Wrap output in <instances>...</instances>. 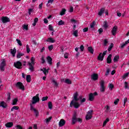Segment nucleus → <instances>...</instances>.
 <instances>
[{"label":"nucleus","instance_id":"1","mask_svg":"<svg viewBox=\"0 0 129 129\" xmlns=\"http://www.w3.org/2000/svg\"><path fill=\"white\" fill-rule=\"evenodd\" d=\"M79 101V98H78V93L76 92L74 94L73 99L70 103V107H75V108H79V106H80V104L78 103Z\"/></svg>","mask_w":129,"mask_h":129},{"label":"nucleus","instance_id":"2","mask_svg":"<svg viewBox=\"0 0 129 129\" xmlns=\"http://www.w3.org/2000/svg\"><path fill=\"white\" fill-rule=\"evenodd\" d=\"M97 95H98V94L96 92H95L94 93H90L89 94L88 98L89 101H93V100H94V97H95V96H97Z\"/></svg>","mask_w":129,"mask_h":129},{"label":"nucleus","instance_id":"3","mask_svg":"<svg viewBox=\"0 0 129 129\" xmlns=\"http://www.w3.org/2000/svg\"><path fill=\"white\" fill-rule=\"evenodd\" d=\"M39 101H40V98H39V94H37L32 98V104H35L37 102H39Z\"/></svg>","mask_w":129,"mask_h":129},{"label":"nucleus","instance_id":"4","mask_svg":"<svg viewBox=\"0 0 129 129\" xmlns=\"http://www.w3.org/2000/svg\"><path fill=\"white\" fill-rule=\"evenodd\" d=\"M100 92L104 93L105 91V86H104V81L101 80L100 83Z\"/></svg>","mask_w":129,"mask_h":129},{"label":"nucleus","instance_id":"5","mask_svg":"<svg viewBox=\"0 0 129 129\" xmlns=\"http://www.w3.org/2000/svg\"><path fill=\"white\" fill-rule=\"evenodd\" d=\"M16 86L17 88L21 89L22 90H25V86L23 85V83L21 82H18L16 84Z\"/></svg>","mask_w":129,"mask_h":129},{"label":"nucleus","instance_id":"6","mask_svg":"<svg viewBox=\"0 0 129 129\" xmlns=\"http://www.w3.org/2000/svg\"><path fill=\"white\" fill-rule=\"evenodd\" d=\"M5 67H6V59H4L0 63V70L1 71H5Z\"/></svg>","mask_w":129,"mask_h":129},{"label":"nucleus","instance_id":"7","mask_svg":"<svg viewBox=\"0 0 129 129\" xmlns=\"http://www.w3.org/2000/svg\"><path fill=\"white\" fill-rule=\"evenodd\" d=\"M14 66L17 69H22V62L21 61H17L14 63Z\"/></svg>","mask_w":129,"mask_h":129},{"label":"nucleus","instance_id":"8","mask_svg":"<svg viewBox=\"0 0 129 129\" xmlns=\"http://www.w3.org/2000/svg\"><path fill=\"white\" fill-rule=\"evenodd\" d=\"M28 64V66H29V70L31 71V72H34L35 71V69L34 68V65H35V64L31 63V62H29Z\"/></svg>","mask_w":129,"mask_h":129},{"label":"nucleus","instance_id":"9","mask_svg":"<svg viewBox=\"0 0 129 129\" xmlns=\"http://www.w3.org/2000/svg\"><path fill=\"white\" fill-rule=\"evenodd\" d=\"M128 43H129V39H128L125 42H123L122 43H120L119 48L120 49H123V48H124V47H125V46H126V45H127V44H128Z\"/></svg>","mask_w":129,"mask_h":129},{"label":"nucleus","instance_id":"10","mask_svg":"<svg viewBox=\"0 0 129 129\" xmlns=\"http://www.w3.org/2000/svg\"><path fill=\"white\" fill-rule=\"evenodd\" d=\"M76 121H77V117H76V113L74 114L72 120V124H75L76 123Z\"/></svg>","mask_w":129,"mask_h":129},{"label":"nucleus","instance_id":"11","mask_svg":"<svg viewBox=\"0 0 129 129\" xmlns=\"http://www.w3.org/2000/svg\"><path fill=\"white\" fill-rule=\"evenodd\" d=\"M2 21L4 24H6V23L10 22V18H9L8 17H3L2 18Z\"/></svg>","mask_w":129,"mask_h":129},{"label":"nucleus","instance_id":"12","mask_svg":"<svg viewBox=\"0 0 129 129\" xmlns=\"http://www.w3.org/2000/svg\"><path fill=\"white\" fill-rule=\"evenodd\" d=\"M116 32H117V26H114L111 31L113 36H115V35H116Z\"/></svg>","mask_w":129,"mask_h":129},{"label":"nucleus","instance_id":"13","mask_svg":"<svg viewBox=\"0 0 129 129\" xmlns=\"http://www.w3.org/2000/svg\"><path fill=\"white\" fill-rule=\"evenodd\" d=\"M91 79L94 80V81H96L97 79H98V75L97 74H93L92 76H91Z\"/></svg>","mask_w":129,"mask_h":129},{"label":"nucleus","instance_id":"14","mask_svg":"<svg viewBox=\"0 0 129 129\" xmlns=\"http://www.w3.org/2000/svg\"><path fill=\"white\" fill-rule=\"evenodd\" d=\"M66 123V121H65L64 119H61L59 122V126H63V125H65Z\"/></svg>","mask_w":129,"mask_h":129},{"label":"nucleus","instance_id":"15","mask_svg":"<svg viewBox=\"0 0 129 129\" xmlns=\"http://www.w3.org/2000/svg\"><path fill=\"white\" fill-rule=\"evenodd\" d=\"M40 71H42V72H43V73H44V75H45V76H47V75L48 74V73H49L48 70L46 69L45 68L41 69Z\"/></svg>","mask_w":129,"mask_h":129},{"label":"nucleus","instance_id":"16","mask_svg":"<svg viewBox=\"0 0 129 129\" xmlns=\"http://www.w3.org/2000/svg\"><path fill=\"white\" fill-rule=\"evenodd\" d=\"M104 57V56L102 55V53L101 52L98 56V60H99V61H103Z\"/></svg>","mask_w":129,"mask_h":129},{"label":"nucleus","instance_id":"17","mask_svg":"<svg viewBox=\"0 0 129 129\" xmlns=\"http://www.w3.org/2000/svg\"><path fill=\"white\" fill-rule=\"evenodd\" d=\"M46 42H48L49 43H55V40L52 37H49L46 40Z\"/></svg>","mask_w":129,"mask_h":129},{"label":"nucleus","instance_id":"18","mask_svg":"<svg viewBox=\"0 0 129 129\" xmlns=\"http://www.w3.org/2000/svg\"><path fill=\"white\" fill-rule=\"evenodd\" d=\"M11 53L12 54V55L13 57H15L16 56V53H17V49H16V48H14V49H11Z\"/></svg>","mask_w":129,"mask_h":129},{"label":"nucleus","instance_id":"19","mask_svg":"<svg viewBox=\"0 0 129 129\" xmlns=\"http://www.w3.org/2000/svg\"><path fill=\"white\" fill-rule=\"evenodd\" d=\"M6 127H12L13 126V125H14V123H13V122H8L6 124H5Z\"/></svg>","mask_w":129,"mask_h":129},{"label":"nucleus","instance_id":"20","mask_svg":"<svg viewBox=\"0 0 129 129\" xmlns=\"http://www.w3.org/2000/svg\"><path fill=\"white\" fill-rule=\"evenodd\" d=\"M0 106H2L3 108H7L8 105H7V103H5V102H1L0 103Z\"/></svg>","mask_w":129,"mask_h":129},{"label":"nucleus","instance_id":"21","mask_svg":"<svg viewBox=\"0 0 129 129\" xmlns=\"http://www.w3.org/2000/svg\"><path fill=\"white\" fill-rule=\"evenodd\" d=\"M112 55L111 54H109L108 56V57L107 58V63H108V64H109L110 63H111V56Z\"/></svg>","mask_w":129,"mask_h":129},{"label":"nucleus","instance_id":"22","mask_svg":"<svg viewBox=\"0 0 129 129\" xmlns=\"http://www.w3.org/2000/svg\"><path fill=\"white\" fill-rule=\"evenodd\" d=\"M104 11H105V8H101L100 10V11L99 12L98 15L99 16H102L103 13H104Z\"/></svg>","mask_w":129,"mask_h":129},{"label":"nucleus","instance_id":"23","mask_svg":"<svg viewBox=\"0 0 129 129\" xmlns=\"http://www.w3.org/2000/svg\"><path fill=\"white\" fill-rule=\"evenodd\" d=\"M73 33H72L73 36L75 37H78V30H73Z\"/></svg>","mask_w":129,"mask_h":129},{"label":"nucleus","instance_id":"24","mask_svg":"<svg viewBox=\"0 0 129 129\" xmlns=\"http://www.w3.org/2000/svg\"><path fill=\"white\" fill-rule=\"evenodd\" d=\"M118 60H119V55H115L113 59V61L114 63L117 62Z\"/></svg>","mask_w":129,"mask_h":129},{"label":"nucleus","instance_id":"25","mask_svg":"<svg viewBox=\"0 0 129 129\" xmlns=\"http://www.w3.org/2000/svg\"><path fill=\"white\" fill-rule=\"evenodd\" d=\"M47 60L48 63H49L50 65L52 64V58L50 56H47Z\"/></svg>","mask_w":129,"mask_h":129},{"label":"nucleus","instance_id":"26","mask_svg":"<svg viewBox=\"0 0 129 129\" xmlns=\"http://www.w3.org/2000/svg\"><path fill=\"white\" fill-rule=\"evenodd\" d=\"M26 81L27 82H28V83L31 82V75H28L26 76Z\"/></svg>","mask_w":129,"mask_h":129},{"label":"nucleus","instance_id":"27","mask_svg":"<svg viewBox=\"0 0 129 129\" xmlns=\"http://www.w3.org/2000/svg\"><path fill=\"white\" fill-rule=\"evenodd\" d=\"M88 50L91 53V54H93V52H94V50H93V48L92 47H88Z\"/></svg>","mask_w":129,"mask_h":129},{"label":"nucleus","instance_id":"28","mask_svg":"<svg viewBox=\"0 0 129 129\" xmlns=\"http://www.w3.org/2000/svg\"><path fill=\"white\" fill-rule=\"evenodd\" d=\"M20 108L18 106H14L11 109V111H14V110H18Z\"/></svg>","mask_w":129,"mask_h":129},{"label":"nucleus","instance_id":"29","mask_svg":"<svg viewBox=\"0 0 129 129\" xmlns=\"http://www.w3.org/2000/svg\"><path fill=\"white\" fill-rule=\"evenodd\" d=\"M48 106L49 109H52L53 107V104H52V102L51 101L48 102Z\"/></svg>","mask_w":129,"mask_h":129},{"label":"nucleus","instance_id":"30","mask_svg":"<svg viewBox=\"0 0 129 129\" xmlns=\"http://www.w3.org/2000/svg\"><path fill=\"white\" fill-rule=\"evenodd\" d=\"M92 118V115H89L88 114H87L86 116V120H89V119H91Z\"/></svg>","mask_w":129,"mask_h":129},{"label":"nucleus","instance_id":"31","mask_svg":"<svg viewBox=\"0 0 129 129\" xmlns=\"http://www.w3.org/2000/svg\"><path fill=\"white\" fill-rule=\"evenodd\" d=\"M103 27L104 29H107V28H108V24H107V22L106 21L104 22Z\"/></svg>","mask_w":129,"mask_h":129},{"label":"nucleus","instance_id":"32","mask_svg":"<svg viewBox=\"0 0 129 129\" xmlns=\"http://www.w3.org/2000/svg\"><path fill=\"white\" fill-rule=\"evenodd\" d=\"M65 83H67V84H72V82L70 79H67L65 80Z\"/></svg>","mask_w":129,"mask_h":129},{"label":"nucleus","instance_id":"33","mask_svg":"<svg viewBox=\"0 0 129 129\" xmlns=\"http://www.w3.org/2000/svg\"><path fill=\"white\" fill-rule=\"evenodd\" d=\"M17 102H18V98H15L13 101L12 105H17Z\"/></svg>","mask_w":129,"mask_h":129},{"label":"nucleus","instance_id":"34","mask_svg":"<svg viewBox=\"0 0 129 129\" xmlns=\"http://www.w3.org/2000/svg\"><path fill=\"white\" fill-rule=\"evenodd\" d=\"M26 51L27 53H30V52H31V49L30 48V46L28 44L26 45Z\"/></svg>","mask_w":129,"mask_h":129},{"label":"nucleus","instance_id":"35","mask_svg":"<svg viewBox=\"0 0 129 129\" xmlns=\"http://www.w3.org/2000/svg\"><path fill=\"white\" fill-rule=\"evenodd\" d=\"M48 30H49V31H52V32H55L53 27L52 26V25H49L48 26Z\"/></svg>","mask_w":129,"mask_h":129},{"label":"nucleus","instance_id":"36","mask_svg":"<svg viewBox=\"0 0 129 129\" xmlns=\"http://www.w3.org/2000/svg\"><path fill=\"white\" fill-rule=\"evenodd\" d=\"M108 121H109V119L108 118H107L103 122V126H105V125H106V123H107Z\"/></svg>","mask_w":129,"mask_h":129},{"label":"nucleus","instance_id":"37","mask_svg":"<svg viewBox=\"0 0 129 129\" xmlns=\"http://www.w3.org/2000/svg\"><path fill=\"white\" fill-rule=\"evenodd\" d=\"M53 3H54V0H49L46 5L47 7H50V4H53Z\"/></svg>","mask_w":129,"mask_h":129},{"label":"nucleus","instance_id":"38","mask_svg":"<svg viewBox=\"0 0 129 129\" xmlns=\"http://www.w3.org/2000/svg\"><path fill=\"white\" fill-rule=\"evenodd\" d=\"M113 48V43H111L110 44V45L109 46V48H108V51L109 52L111 51V49Z\"/></svg>","mask_w":129,"mask_h":129},{"label":"nucleus","instance_id":"39","mask_svg":"<svg viewBox=\"0 0 129 129\" xmlns=\"http://www.w3.org/2000/svg\"><path fill=\"white\" fill-rule=\"evenodd\" d=\"M24 53H21V52H19L17 55V58H21V57H22V56H24Z\"/></svg>","mask_w":129,"mask_h":129},{"label":"nucleus","instance_id":"40","mask_svg":"<svg viewBox=\"0 0 129 129\" xmlns=\"http://www.w3.org/2000/svg\"><path fill=\"white\" fill-rule=\"evenodd\" d=\"M65 12H66V9H62L60 13V16H63V15H65Z\"/></svg>","mask_w":129,"mask_h":129},{"label":"nucleus","instance_id":"41","mask_svg":"<svg viewBox=\"0 0 129 129\" xmlns=\"http://www.w3.org/2000/svg\"><path fill=\"white\" fill-rule=\"evenodd\" d=\"M114 88V86L112 84H109V88L110 90H112L113 88Z\"/></svg>","mask_w":129,"mask_h":129},{"label":"nucleus","instance_id":"42","mask_svg":"<svg viewBox=\"0 0 129 129\" xmlns=\"http://www.w3.org/2000/svg\"><path fill=\"white\" fill-rule=\"evenodd\" d=\"M16 41H17V43H18V44L19 46H23V44L22 43V42L21 41V40L17 39Z\"/></svg>","mask_w":129,"mask_h":129},{"label":"nucleus","instance_id":"43","mask_svg":"<svg viewBox=\"0 0 129 129\" xmlns=\"http://www.w3.org/2000/svg\"><path fill=\"white\" fill-rule=\"evenodd\" d=\"M52 82L54 84L55 86H58L59 85V84H58V83H57V82L54 79L52 80Z\"/></svg>","mask_w":129,"mask_h":129},{"label":"nucleus","instance_id":"44","mask_svg":"<svg viewBox=\"0 0 129 129\" xmlns=\"http://www.w3.org/2000/svg\"><path fill=\"white\" fill-rule=\"evenodd\" d=\"M95 26V21H93V22L90 24V27L91 29L94 28V26Z\"/></svg>","mask_w":129,"mask_h":129},{"label":"nucleus","instance_id":"45","mask_svg":"<svg viewBox=\"0 0 129 129\" xmlns=\"http://www.w3.org/2000/svg\"><path fill=\"white\" fill-rule=\"evenodd\" d=\"M119 102V99L117 98L114 101V104H115V105H116L117 104V103H118V102Z\"/></svg>","mask_w":129,"mask_h":129},{"label":"nucleus","instance_id":"46","mask_svg":"<svg viewBox=\"0 0 129 129\" xmlns=\"http://www.w3.org/2000/svg\"><path fill=\"white\" fill-rule=\"evenodd\" d=\"M105 108H106V112H107L109 110H110V107H109V106H108V105H107L105 107Z\"/></svg>","mask_w":129,"mask_h":129},{"label":"nucleus","instance_id":"47","mask_svg":"<svg viewBox=\"0 0 129 129\" xmlns=\"http://www.w3.org/2000/svg\"><path fill=\"white\" fill-rule=\"evenodd\" d=\"M65 24V22L64 21L60 20L58 22V26H62V25H64Z\"/></svg>","mask_w":129,"mask_h":129},{"label":"nucleus","instance_id":"48","mask_svg":"<svg viewBox=\"0 0 129 129\" xmlns=\"http://www.w3.org/2000/svg\"><path fill=\"white\" fill-rule=\"evenodd\" d=\"M92 112H93V110H90L87 112V114H89V115H92Z\"/></svg>","mask_w":129,"mask_h":129},{"label":"nucleus","instance_id":"49","mask_svg":"<svg viewBox=\"0 0 129 129\" xmlns=\"http://www.w3.org/2000/svg\"><path fill=\"white\" fill-rule=\"evenodd\" d=\"M53 49H54V46H53V45H51L48 46V50L49 51H52Z\"/></svg>","mask_w":129,"mask_h":129},{"label":"nucleus","instance_id":"50","mask_svg":"<svg viewBox=\"0 0 129 129\" xmlns=\"http://www.w3.org/2000/svg\"><path fill=\"white\" fill-rule=\"evenodd\" d=\"M33 111L34 112V113H35L36 116H38V115H39V112L37 109H35L33 110Z\"/></svg>","mask_w":129,"mask_h":129},{"label":"nucleus","instance_id":"51","mask_svg":"<svg viewBox=\"0 0 129 129\" xmlns=\"http://www.w3.org/2000/svg\"><path fill=\"white\" fill-rule=\"evenodd\" d=\"M23 30H26V31H28V25H24L23 26Z\"/></svg>","mask_w":129,"mask_h":129},{"label":"nucleus","instance_id":"52","mask_svg":"<svg viewBox=\"0 0 129 129\" xmlns=\"http://www.w3.org/2000/svg\"><path fill=\"white\" fill-rule=\"evenodd\" d=\"M33 9H28V14L29 15V16H31V14H32V13H33Z\"/></svg>","mask_w":129,"mask_h":129},{"label":"nucleus","instance_id":"53","mask_svg":"<svg viewBox=\"0 0 129 129\" xmlns=\"http://www.w3.org/2000/svg\"><path fill=\"white\" fill-rule=\"evenodd\" d=\"M110 72V70L109 69V68H107V71L105 73L106 76H107V75H108V74H109Z\"/></svg>","mask_w":129,"mask_h":129},{"label":"nucleus","instance_id":"54","mask_svg":"<svg viewBox=\"0 0 129 129\" xmlns=\"http://www.w3.org/2000/svg\"><path fill=\"white\" fill-rule=\"evenodd\" d=\"M69 56V53L66 52L64 54V57L65 58V59H68V56Z\"/></svg>","mask_w":129,"mask_h":129},{"label":"nucleus","instance_id":"55","mask_svg":"<svg viewBox=\"0 0 129 129\" xmlns=\"http://www.w3.org/2000/svg\"><path fill=\"white\" fill-rule=\"evenodd\" d=\"M128 74H129V73H126V74H125L122 76L123 79H124V78H126V77H127V76H128Z\"/></svg>","mask_w":129,"mask_h":129},{"label":"nucleus","instance_id":"56","mask_svg":"<svg viewBox=\"0 0 129 129\" xmlns=\"http://www.w3.org/2000/svg\"><path fill=\"white\" fill-rule=\"evenodd\" d=\"M31 62H30V64H35L34 63V62L35 61V57H31Z\"/></svg>","mask_w":129,"mask_h":129},{"label":"nucleus","instance_id":"57","mask_svg":"<svg viewBox=\"0 0 129 129\" xmlns=\"http://www.w3.org/2000/svg\"><path fill=\"white\" fill-rule=\"evenodd\" d=\"M124 84V88H125V89H127V88H128V84L127 83V82H125Z\"/></svg>","mask_w":129,"mask_h":129},{"label":"nucleus","instance_id":"58","mask_svg":"<svg viewBox=\"0 0 129 129\" xmlns=\"http://www.w3.org/2000/svg\"><path fill=\"white\" fill-rule=\"evenodd\" d=\"M16 127L17 129H24L23 128V127H22V126L20 125H17L16 126Z\"/></svg>","mask_w":129,"mask_h":129},{"label":"nucleus","instance_id":"59","mask_svg":"<svg viewBox=\"0 0 129 129\" xmlns=\"http://www.w3.org/2000/svg\"><path fill=\"white\" fill-rule=\"evenodd\" d=\"M41 63H42V64H44V63H45V57H44V56H42V57H41Z\"/></svg>","mask_w":129,"mask_h":129},{"label":"nucleus","instance_id":"60","mask_svg":"<svg viewBox=\"0 0 129 129\" xmlns=\"http://www.w3.org/2000/svg\"><path fill=\"white\" fill-rule=\"evenodd\" d=\"M74 11V9L73 8V7H71L69 10L70 13H73Z\"/></svg>","mask_w":129,"mask_h":129},{"label":"nucleus","instance_id":"61","mask_svg":"<svg viewBox=\"0 0 129 129\" xmlns=\"http://www.w3.org/2000/svg\"><path fill=\"white\" fill-rule=\"evenodd\" d=\"M48 99V97H43L42 98V101H46Z\"/></svg>","mask_w":129,"mask_h":129},{"label":"nucleus","instance_id":"62","mask_svg":"<svg viewBox=\"0 0 129 129\" xmlns=\"http://www.w3.org/2000/svg\"><path fill=\"white\" fill-rule=\"evenodd\" d=\"M80 49L81 52H83V51H84V46L81 45V46L80 47Z\"/></svg>","mask_w":129,"mask_h":129},{"label":"nucleus","instance_id":"63","mask_svg":"<svg viewBox=\"0 0 129 129\" xmlns=\"http://www.w3.org/2000/svg\"><path fill=\"white\" fill-rule=\"evenodd\" d=\"M7 96H8V98H7L8 100H11V93H9L7 94Z\"/></svg>","mask_w":129,"mask_h":129},{"label":"nucleus","instance_id":"64","mask_svg":"<svg viewBox=\"0 0 129 129\" xmlns=\"http://www.w3.org/2000/svg\"><path fill=\"white\" fill-rule=\"evenodd\" d=\"M51 119H52V116H50L49 118H46V122H49V121H50V120H51Z\"/></svg>","mask_w":129,"mask_h":129}]
</instances>
